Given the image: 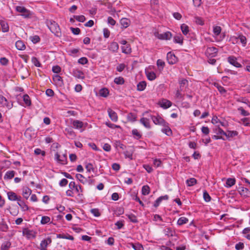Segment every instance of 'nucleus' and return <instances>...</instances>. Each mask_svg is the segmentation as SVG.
<instances>
[{
    "instance_id": "obj_15",
    "label": "nucleus",
    "mask_w": 250,
    "mask_h": 250,
    "mask_svg": "<svg viewBox=\"0 0 250 250\" xmlns=\"http://www.w3.org/2000/svg\"><path fill=\"white\" fill-rule=\"evenodd\" d=\"M180 89L181 91L184 90L188 86V81L185 79H180L179 80Z\"/></svg>"
},
{
    "instance_id": "obj_12",
    "label": "nucleus",
    "mask_w": 250,
    "mask_h": 250,
    "mask_svg": "<svg viewBox=\"0 0 250 250\" xmlns=\"http://www.w3.org/2000/svg\"><path fill=\"white\" fill-rule=\"evenodd\" d=\"M167 58L168 63L170 64H175L177 62V58L171 52L167 54Z\"/></svg>"
},
{
    "instance_id": "obj_33",
    "label": "nucleus",
    "mask_w": 250,
    "mask_h": 250,
    "mask_svg": "<svg viewBox=\"0 0 250 250\" xmlns=\"http://www.w3.org/2000/svg\"><path fill=\"white\" fill-rule=\"evenodd\" d=\"M186 183L189 187L193 186L197 183V180L194 178H191L187 180Z\"/></svg>"
},
{
    "instance_id": "obj_13",
    "label": "nucleus",
    "mask_w": 250,
    "mask_h": 250,
    "mask_svg": "<svg viewBox=\"0 0 250 250\" xmlns=\"http://www.w3.org/2000/svg\"><path fill=\"white\" fill-rule=\"evenodd\" d=\"M107 113L110 119L114 122H116L118 121V116L117 113L111 108L107 109Z\"/></svg>"
},
{
    "instance_id": "obj_53",
    "label": "nucleus",
    "mask_w": 250,
    "mask_h": 250,
    "mask_svg": "<svg viewBox=\"0 0 250 250\" xmlns=\"http://www.w3.org/2000/svg\"><path fill=\"white\" fill-rule=\"evenodd\" d=\"M132 134L137 138L140 139L142 135L136 129H134L132 131Z\"/></svg>"
},
{
    "instance_id": "obj_5",
    "label": "nucleus",
    "mask_w": 250,
    "mask_h": 250,
    "mask_svg": "<svg viewBox=\"0 0 250 250\" xmlns=\"http://www.w3.org/2000/svg\"><path fill=\"white\" fill-rule=\"evenodd\" d=\"M153 122L156 125L162 126L166 125V122L160 116H151Z\"/></svg>"
},
{
    "instance_id": "obj_38",
    "label": "nucleus",
    "mask_w": 250,
    "mask_h": 250,
    "mask_svg": "<svg viewBox=\"0 0 250 250\" xmlns=\"http://www.w3.org/2000/svg\"><path fill=\"white\" fill-rule=\"evenodd\" d=\"M149 192H150V188L148 186L146 185V186H144L142 187V193L143 195H148L149 193Z\"/></svg>"
},
{
    "instance_id": "obj_55",
    "label": "nucleus",
    "mask_w": 250,
    "mask_h": 250,
    "mask_svg": "<svg viewBox=\"0 0 250 250\" xmlns=\"http://www.w3.org/2000/svg\"><path fill=\"white\" fill-rule=\"evenodd\" d=\"M203 197L205 201L207 202H209L211 200L210 196L206 191H205L203 193Z\"/></svg>"
},
{
    "instance_id": "obj_24",
    "label": "nucleus",
    "mask_w": 250,
    "mask_h": 250,
    "mask_svg": "<svg viewBox=\"0 0 250 250\" xmlns=\"http://www.w3.org/2000/svg\"><path fill=\"white\" fill-rule=\"evenodd\" d=\"M164 233L168 237L173 236L175 235V232L171 228H166L164 230Z\"/></svg>"
},
{
    "instance_id": "obj_40",
    "label": "nucleus",
    "mask_w": 250,
    "mask_h": 250,
    "mask_svg": "<svg viewBox=\"0 0 250 250\" xmlns=\"http://www.w3.org/2000/svg\"><path fill=\"white\" fill-rule=\"evenodd\" d=\"M238 40H240V42L242 44L243 46H245L247 44V39L245 36L243 35H239L238 36Z\"/></svg>"
},
{
    "instance_id": "obj_50",
    "label": "nucleus",
    "mask_w": 250,
    "mask_h": 250,
    "mask_svg": "<svg viewBox=\"0 0 250 250\" xmlns=\"http://www.w3.org/2000/svg\"><path fill=\"white\" fill-rule=\"evenodd\" d=\"M194 21L198 24L203 25L204 24V21L203 19L198 17H196L194 18Z\"/></svg>"
},
{
    "instance_id": "obj_63",
    "label": "nucleus",
    "mask_w": 250,
    "mask_h": 250,
    "mask_svg": "<svg viewBox=\"0 0 250 250\" xmlns=\"http://www.w3.org/2000/svg\"><path fill=\"white\" fill-rule=\"evenodd\" d=\"M235 248L237 250H242L244 248V245L243 243L239 242L235 245Z\"/></svg>"
},
{
    "instance_id": "obj_8",
    "label": "nucleus",
    "mask_w": 250,
    "mask_h": 250,
    "mask_svg": "<svg viewBox=\"0 0 250 250\" xmlns=\"http://www.w3.org/2000/svg\"><path fill=\"white\" fill-rule=\"evenodd\" d=\"M16 9L18 12L21 13V16L25 18H28L30 15L29 11L23 6H16Z\"/></svg>"
},
{
    "instance_id": "obj_9",
    "label": "nucleus",
    "mask_w": 250,
    "mask_h": 250,
    "mask_svg": "<svg viewBox=\"0 0 250 250\" xmlns=\"http://www.w3.org/2000/svg\"><path fill=\"white\" fill-rule=\"evenodd\" d=\"M218 52V49L214 47H208L206 51V55L208 57H215Z\"/></svg>"
},
{
    "instance_id": "obj_14",
    "label": "nucleus",
    "mask_w": 250,
    "mask_h": 250,
    "mask_svg": "<svg viewBox=\"0 0 250 250\" xmlns=\"http://www.w3.org/2000/svg\"><path fill=\"white\" fill-rule=\"evenodd\" d=\"M228 60L229 63L236 67L239 68L242 66L241 64L237 62L236 58L234 56H230L228 57Z\"/></svg>"
},
{
    "instance_id": "obj_30",
    "label": "nucleus",
    "mask_w": 250,
    "mask_h": 250,
    "mask_svg": "<svg viewBox=\"0 0 250 250\" xmlns=\"http://www.w3.org/2000/svg\"><path fill=\"white\" fill-rule=\"evenodd\" d=\"M121 49L122 52L126 54L130 53L131 51V49L129 44H126L125 46H122Z\"/></svg>"
},
{
    "instance_id": "obj_36",
    "label": "nucleus",
    "mask_w": 250,
    "mask_h": 250,
    "mask_svg": "<svg viewBox=\"0 0 250 250\" xmlns=\"http://www.w3.org/2000/svg\"><path fill=\"white\" fill-rule=\"evenodd\" d=\"M146 76L147 79L150 81L155 80L156 77V74L154 72H146Z\"/></svg>"
},
{
    "instance_id": "obj_56",
    "label": "nucleus",
    "mask_w": 250,
    "mask_h": 250,
    "mask_svg": "<svg viewBox=\"0 0 250 250\" xmlns=\"http://www.w3.org/2000/svg\"><path fill=\"white\" fill-rule=\"evenodd\" d=\"M91 213L95 217H99L100 216V213L99 209L97 208H93L90 210Z\"/></svg>"
},
{
    "instance_id": "obj_45",
    "label": "nucleus",
    "mask_w": 250,
    "mask_h": 250,
    "mask_svg": "<svg viewBox=\"0 0 250 250\" xmlns=\"http://www.w3.org/2000/svg\"><path fill=\"white\" fill-rule=\"evenodd\" d=\"M114 83L117 84H123L124 83V78L121 77L115 78Z\"/></svg>"
},
{
    "instance_id": "obj_26",
    "label": "nucleus",
    "mask_w": 250,
    "mask_h": 250,
    "mask_svg": "<svg viewBox=\"0 0 250 250\" xmlns=\"http://www.w3.org/2000/svg\"><path fill=\"white\" fill-rule=\"evenodd\" d=\"M15 45L16 48L20 50H23L25 48V44L21 40L16 42Z\"/></svg>"
},
{
    "instance_id": "obj_41",
    "label": "nucleus",
    "mask_w": 250,
    "mask_h": 250,
    "mask_svg": "<svg viewBox=\"0 0 250 250\" xmlns=\"http://www.w3.org/2000/svg\"><path fill=\"white\" fill-rule=\"evenodd\" d=\"M50 221V218L49 217L47 216H44L42 217L41 223L42 225H45L47 224Z\"/></svg>"
},
{
    "instance_id": "obj_34",
    "label": "nucleus",
    "mask_w": 250,
    "mask_h": 250,
    "mask_svg": "<svg viewBox=\"0 0 250 250\" xmlns=\"http://www.w3.org/2000/svg\"><path fill=\"white\" fill-rule=\"evenodd\" d=\"M109 94V91L107 88H104L101 89L99 91V94L103 97H106Z\"/></svg>"
},
{
    "instance_id": "obj_39",
    "label": "nucleus",
    "mask_w": 250,
    "mask_h": 250,
    "mask_svg": "<svg viewBox=\"0 0 250 250\" xmlns=\"http://www.w3.org/2000/svg\"><path fill=\"white\" fill-rule=\"evenodd\" d=\"M57 237L59 238L66 239L71 240H73L74 239V237L70 235H65L62 234H57Z\"/></svg>"
},
{
    "instance_id": "obj_17",
    "label": "nucleus",
    "mask_w": 250,
    "mask_h": 250,
    "mask_svg": "<svg viewBox=\"0 0 250 250\" xmlns=\"http://www.w3.org/2000/svg\"><path fill=\"white\" fill-rule=\"evenodd\" d=\"M163 128L162 129V131L167 136L172 135V131L170 128L168 124L166 122V125H163Z\"/></svg>"
},
{
    "instance_id": "obj_19",
    "label": "nucleus",
    "mask_w": 250,
    "mask_h": 250,
    "mask_svg": "<svg viewBox=\"0 0 250 250\" xmlns=\"http://www.w3.org/2000/svg\"><path fill=\"white\" fill-rule=\"evenodd\" d=\"M108 49L113 52H116L119 49L118 44L116 42H111L108 46Z\"/></svg>"
},
{
    "instance_id": "obj_1",
    "label": "nucleus",
    "mask_w": 250,
    "mask_h": 250,
    "mask_svg": "<svg viewBox=\"0 0 250 250\" xmlns=\"http://www.w3.org/2000/svg\"><path fill=\"white\" fill-rule=\"evenodd\" d=\"M46 23L52 33L57 36H61V30L57 23L52 20H47Z\"/></svg>"
},
{
    "instance_id": "obj_7",
    "label": "nucleus",
    "mask_w": 250,
    "mask_h": 250,
    "mask_svg": "<svg viewBox=\"0 0 250 250\" xmlns=\"http://www.w3.org/2000/svg\"><path fill=\"white\" fill-rule=\"evenodd\" d=\"M154 36L161 40H169L171 37V34L169 32L159 33L158 32L154 33Z\"/></svg>"
},
{
    "instance_id": "obj_11",
    "label": "nucleus",
    "mask_w": 250,
    "mask_h": 250,
    "mask_svg": "<svg viewBox=\"0 0 250 250\" xmlns=\"http://www.w3.org/2000/svg\"><path fill=\"white\" fill-rule=\"evenodd\" d=\"M52 240L50 237L42 240L40 243V249L41 250H47L46 248L48 245L50 244Z\"/></svg>"
},
{
    "instance_id": "obj_51",
    "label": "nucleus",
    "mask_w": 250,
    "mask_h": 250,
    "mask_svg": "<svg viewBox=\"0 0 250 250\" xmlns=\"http://www.w3.org/2000/svg\"><path fill=\"white\" fill-rule=\"evenodd\" d=\"M215 85L221 94H224L226 93V90L223 86L218 84H215Z\"/></svg>"
},
{
    "instance_id": "obj_27",
    "label": "nucleus",
    "mask_w": 250,
    "mask_h": 250,
    "mask_svg": "<svg viewBox=\"0 0 250 250\" xmlns=\"http://www.w3.org/2000/svg\"><path fill=\"white\" fill-rule=\"evenodd\" d=\"M235 184V179L234 178H228L226 183L225 187L230 188Z\"/></svg>"
},
{
    "instance_id": "obj_23",
    "label": "nucleus",
    "mask_w": 250,
    "mask_h": 250,
    "mask_svg": "<svg viewBox=\"0 0 250 250\" xmlns=\"http://www.w3.org/2000/svg\"><path fill=\"white\" fill-rule=\"evenodd\" d=\"M53 81L58 85H61L63 83L62 77L57 74L53 76Z\"/></svg>"
},
{
    "instance_id": "obj_61",
    "label": "nucleus",
    "mask_w": 250,
    "mask_h": 250,
    "mask_svg": "<svg viewBox=\"0 0 250 250\" xmlns=\"http://www.w3.org/2000/svg\"><path fill=\"white\" fill-rule=\"evenodd\" d=\"M88 60L85 57H82L78 60V62L82 64H86Z\"/></svg>"
},
{
    "instance_id": "obj_4",
    "label": "nucleus",
    "mask_w": 250,
    "mask_h": 250,
    "mask_svg": "<svg viewBox=\"0 0 250 250\" xmlns=\"http://www.w3.org/2000/svg\"><path fill=\"white\" fill-rule=\"evenodd\" d=\"M55 159L59 163L62 165H65L67 163V155L66 154L60 155L58 153L55 154Z\"/></svg>"
},
{
    "instance_id": "obj_64",
    "label": "nucleus",
    "mask_w": 250,
    "mask_h": 250,
    "mask_svg": "<svg viewBox=\"0 0 250 250\" xmlns=\"http://www.w3.org/2000/svg\"><path fill=\"white\" fill-rule=\"evenodd\" d=\"M70 30L74 35H78L80 33V29L79 28L70 27Z\"/></svg>"
},
{
    "instance_id": "obj_32",
    "label": "nucleus",
    "mask_w": 250,
    "mask_h": 250,
    "mask_svg": "<svg viewBox=\"0 0 250 250\" xmlns=\"http://www.w3.org/2000/svg\"><path fill=\"white\" fill-rule=\"evenodd\" d=\"M146 83L145 81H142L137 84V90L139 91H143L146 87Z\"/></svg>"
},
{
    "instance_id": "obj_46",
    "label": "nucleus",
    "mask_w": 250,
    "mask_h": 250,
    "mask_svg": "<svg viewBox=\"0 0 250 250\" xmlns=\"http://www.w3.org/2000/svg\"><path fill=\"white\" fill-rule=\"evenodd\" d=\"M127 119L128 121L131 122H134L136 121V115L133 113H130L127 115Z\"/></svg>"
},
{
    "instance_id": "obj_57",
    "label": "nucleus",
    "mask_w": 250,
    "mask_h": 250,
    "mask_svg": "<svg viewBox=\"0 0 250 250\" xmlns=\"http://www.w3.org/2000/svg\"><path fill=\"white\" fill-rule=\"evenodd\" d=\"M128 218V219L133 223H136L138 222L136 217L132 214H127L126 215Z\"/></svg>"
},
{
    "instance_id": "obj_37",
    "label": "nucleus",
    "mask_w": 250,
    "mask_h": 250,
    "mask_svg": "<svg viewBox=\"0 0 250 250\" xmlns=\"http://www.w3.org/2000/svg\"><path fill=\"white\" fill-rule=\"evenodd\" d=\"M239 192L241 195H243L244 196H248L250 192L247 188L244 187L240 188Z\"/></svg>"
},
{
    "instance_id": "obj_52",
    "label": "nucleus",
    "mask_w": 250,
    "mask_h": 250,
    "mask_svg": "<svg viewBox=\"0 0 250 250\" xmlns=\"http://www.w3.org/2000/svg\"><path fill=\"white\" fill-rule=\"evenodd\" d=\"M132 246L135 250H144L143 246L140 244H132Z\"/></svg>"
},
{
    "instance_id": "obj_28",
    "label": "nucleus",
    "mask_w": 250,
    "mask_h": 250,
    "mask_svg": "<svg viewBox=\"0 0 250 250\" xmlns=\"http://www.w3.org/2000/svg\"><path fill=\"white\" fill-rule=\"evenodd\" d=\"M222 30L221 27L219 26H215L213 28V36L216 37L221 33Z\"/></svg>"
},
{
    "instance_id": "obj_20",
    "label": "nucleus",
    "mask_w": 250,
    "mask_h": 250,
    "mask_svg": "<svg viewBox=\"0 0 250 250\" xmlns=\"http://www.w3.org/2000/svg\"><path fill=\"white\" fill-rule=\"evenodd\" d=\"M140 122L144 125L145 127L148 129L151 128L149 119L146 118H142L140 119Z\"/></svg>"
},
{
    "instance_id": "obj_35",
    "label": "nucleus",
    "mask_w": 250,
    "mask_h": 250,
    "mask_svg": "<svg viewBox=\"0 0 250 250\" xmlns=\"http://www.w3.org/2000/svg\"><path fill=\"white\" fill-rule=\"evenodd\" d=\"M181 29L182 33L185 35H187L189 32L188 26L185 23L181 25Z\"/></svg>"
},
{
    "instance_id": "obj_59",
    "label": "nucleus",
    "mask_w": 250,
    "mask_h": 250,
    "mask_svg": "<svg viewBox=\"0 0 250 250\" xmlns=\"http://www.w3.org/2000/svg\"><path fill=\"white\" fill-rule=\"evenodd\" d=\"M241 122L245 126L250 125V120L248 118H244L242 119L241 120Z\"/></svg>"
},
{
    "instance_id": "obj_60",
    "label": "nucleus",
    "mask_w": 250,
    "mask_h": 250,
    "mask_svg": "<svg viewBox=\"0 0 250 250\" xmlns=\"http://www.w3.org/2000/svg\"><path fill=\"white\" fill-rule=\"evenodd\" d=\"M32 63L37 67H40L41 63H40L36 57H33L32 58Z\"/></svg>"
},
{
    "instance_id": "obj_43",
    "label": "nucleus",
    "mask_w": 250,
    "mask_h": 250,
    "mask_svg": "<svg viewBox=\"0 0 250 250\" xmlns=\"http://www.w3.org/2000/svg\"><path fill=\"white\" fill-rule=\"evenodd\" d=\"M8 227L5 223L2 222L0 223V230L2 231H7Z\"/></svg>"
},
{
    "instance_id": "obj_16",
    "label": "nucleus",
    "mask_w": 250,
    "mask_h": 250,
    "mask_svg": "<svg viewBox=\"0 0 250 250\" xmlns=\"http://www.w3.org/2000/svg\"><path fill=\"white\" fill-rule=\"evenodd\" d=\"M8 199L11 201H21V197H18L15 192L10 191L7 192Z\"/></svg>"
},
{
    "instance_id": "obj_10",
    "label": "nucleus",
    "mask_w": 250,
    "mask_h": 250,
    "mask_svg": "<svg viewBox=\"0 0 250 250\" xmlns=\"http://www.w3.org/2000/svg\"><path fill=\"white\" fill-rule=\"evenodd\" d=\"M22 234L25 236L28 239L35 238L36 237V232L33 230H30L27 228H25L22 230Z\"/></svg>"
},
{
    "instance_id": "obj_58",
    "label": "nucleus",
    "mask_w": 250,
    "mask_h": 250,
    "mask_svg": "<svg viewBox=\"0 0 250 250\" xmlns=\"http://www.w3.org/2000/svg\"><path fill=\"white\" fill-rule=\"evenodd\" d=\"M74 18L80 22H83L85 20V18L83 15L74 16Z\"/></svg>"
},
{
    "instance_id": "obj_44",
    "label": "nucleus",
    "mask_w": 250,
    "mask_h": 250,
    "mask_svg": "<svg viewBox=\"0 0 250 250\" xmlns=\"http://www.w3.org/2000/svg\"><path fill=\"white\" fill-rule=\"evenodd\" d=\"M11 246L9 242H5L3 243L1 246V250H8Z\"/></svg>"
},
{
    "instance_id": "obj_3",
    "label": "nucleus",
    "mask_w": 250,
    "mask_h": 250,
    "mask_svg": "<svg viewBox=\"0 0 250 250\" xmlns=\"http://www.w3.org/2000/svg\"><path fill=\"white\" fill-rule=\"evenodd\" d=\"M72 125L74 128L79 129L81 132H82L84 130L83 128L86 127L87 124H84L81 121L76 120L73 121Z\"/></svg>"
},
{
    "instance_id": "obj_48",
    "label": "nucleus",
    "mask_w": 250,
    "mask_h": 250,
    "mask_svg": "<svg viewBox=\"0 0 250 250\" xmlns=\"http://www.w3.org/2000/svg\"><path fill=\"white\" fill-rule=\"evenodd\" d=\"M23 100L25 104L27 105H29L31 104L30 98L28 95L25 94L23 96Z\"/></svg>"
},
{
    "instance_id": "obj_54",
    "label": "nucleus",
    "mask_w": 250,
    "mask_h": 250,
    "mask_svg": "<svg viewBox=\"0 0 250 250\" xmlns=\"http://www.w3.org/2000/svg\"><path fill=\"white\" fill-rule=\"evenodd\" d=\"M74 76L79 79H83L84 78L83 73L81 71H77L74 73Z\"/></svg>"
},
{
    "instance_id": "obj_31",
    "label": "nucleus",
    "mask_w": 250,
    "mask_h": 250,
    "mask_svg": "<svg viewBox=\"0 0 250 250\" xmlns=\"http://www.w3.org/2000/svg\"><path fill=\"white\" fill-rule=\"evenodd\" d=\"M188 222V219L185 217H180L177 221V224L179 226L187 224Z\"/></svg>"
},
{
    "instance_id": "obj_25",
    "label": "nucleus",
    "mask_w": 250,
    "mask_h": 250,
    "mask_svg": "<svg viewBox=\"0 0 250 250\" xmlns=\"http://www.w3.org/2000/svg\"><path fill=\"white\" fill-rule=\"evenodd\" d=\"M0 25L1 28V31L3 32H7L9 30V26L8 24L4 21H0Z\"/></svg>"
},
{
    "instance_id": "obj_18",
    "label": "nucleus",
    "mask_w": 250,
    "mask_h": 250,
    "mask_svg": "<svg viewBox=\"0 0 250 250\" xmlns=\"http://www.w3.org/2000/svg\"><path fill=\"white\" fill-rule=\"evenodd\" d=\"M159 104L162 107L164 108H167L171 106L172 103L168 100L164 99L160 102Z\"/></svg>"
},
{
    "instance_id": "obj_21",
    "label": "nucleus",
    "mask_w": 250,
    "mask_h": 250,
    "mask_svg": "<svg viewBox=\"0 0 250 250\" xmlns=\"http://www.w3.org/2000/svg\"><path fill=\"white\" fill-rule=\"evenodd\" d=\"M31 190L29 188L25 187L23 188L22 195L25 199H27L29 197L30 195L31 194Z\"/></svg>"
},
{
    "instance_id": "obj_49",
    "label": "nucleus",
    "mask_w": 250,
    "mask_h": 250,
    "mask_svg": "<svg viewBox=\"0 0 250 250\" xmlns=\"http://www.w3.org/2000/svg\"><path fill=\"white\" fill-rule=\"evenodd\" d=\"M174 41L176 43L180 44L183 43V38L181 35L176 36L174 37Z\"/></svg>"
},
{
    "instance_id": "obj_62",
    "label": "nucleus",
    "mask_w": 250,
    "mask_h": 250,
    "mask_svg": "<svg viewBox=\"0 0 250 250\" xmlns=\"http://www.w3.org/2000/svg\"><path fill=\"white\" fill-rule=\"evenodd\" d=\"M157 65L158 67H161V69H163L165 66V62L162 60L159 59L157 61Z\"/></svg>"
},
{
    "instance_id": "obj_22",
    "label": "nucleus",
    "mask_w": 250,
    "mask_h": 250,
    "mask_svg": "<svg viewBox=\"0 0 250 250\" xmlns=\"http://www.w3.org/2000/svg\"><path fill=\"white\" fill-rule=\"evenodd\" d=\"M15 174V172L14 170L7 171L4 176V179L6 180L11 179L14 177Z\"/></svg>"
},
{
    "instance_id": "obj_2",
    "label": "nucleus",
    "mask_w": 250,
    "mask_h": 250,
    "mask_svg": "<svg viewBox=\"0 0 250 250\" xmlns=\"http://www.w3.org/2000/svg\"><path fill=\"white\" fill-rule=\"evenodd\" d=\"M69 188L78 196H81L82 195V193L83 192V190L82 187L80 185H76L74 182H71L69 184Z\"/></svg>"
},
{
    "instance_id": "obj_47",
    "label": "nucleus",
    "mask_w": 250,
    "mask_h": 250,
    "mask_svg": "<svg viewBox=\"0 0 250 250\" xmlns=\"http://www.w3.org/2000/svg\"><path fill=\"white\" fill-rule=\"evenodd\" d=\"M85 168L87 172H90L91 171H94V167L92 164L91 163H87L85 165Z\"/></svg>"
},
{
    "instance_id": "obj_29",
    "label": "nucleus",
    "mask_w": 250,
    "mask_h": 250,
    "mask_svg": "<svg viewBox=\"0 0 250 250\" xmlns=\"http://www.w3.org/2000/svg\"><path fill=\"white\" fill-rule=\"evenodd\" d=\"M129 20L126 18H122L120 21L121 25L124 28L127 27L129 25Z\"/></svg>"
},
{
    "instance_id": "obj_42",
    "label": "nucleus",
    "mask_w": 250,
    "mask_h": 250,
    "mask_svg": "<svg viewBox=\"0 0 250 250\" xmlns=\"http://www.w3.org/2000/svg\"><path fill=\"white\" fill-rule=\"evenodd\" d=\"M226 136L227 138H230L237 135L238 133L236 131H228L226 133Z\"/></svg>"
},
{
    "instance_id": "obj_6",
    "label": "nucleus",
    "mask_w": 250,
    "mask_h": 250,
    "mask_svg": "<svg viewBox=\"0 0 250 250\" xmlns=\"http://www.w3.org/2000/svg\"><path fill=\"white\" fill-rule=\"evenodd\" d=\"M0 106L6 107L9 109L13 107V104L8 102L7 99L2 95H0Z\"/></svg>"
}]
</instances>
